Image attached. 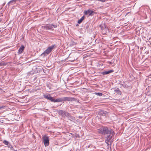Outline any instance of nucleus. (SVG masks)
<instances>
[{
  "label": "nucleus",
  "instance_id": "f257e3e1",
  "mask_svg": "<svg viewBox=\"0 0 151 151\" xmlns=\"http://www.w3.org/2000/svg\"><path fill=\"white\" fill-rule=\"evenodd\" d=\"M99 132L102 134H111L113 133V130H109L106 127H102L98 129Z\"/></svg>",
  "mask_w": 151,
  "mask_h": 151
},
{
  "label": "nucleus",
  "instance_id": "f03ea898",
  "mask_svg": "<svg viewBox=\"0 0 151 151\" xmlns=\"http://www.w3.org/2000/svg\"><path fill=\"white\" fill-rule=\"evenodd\" d=\"M55 45H52L48 47L46 50L41 54L42 55H44V56L49 54L54 49L55 47Z\"/></svg>",
  "mask_w": 151,
  "mask_h": 151
},
{
  "label": "nucleus",
  "instance_id": "7ed1b4c3",
  "mask_svg": "<svg viewBox=\"0 0 151 151\" xmlns=\"http://www.w3.org/2000/svg\"><path fill=\"white\" fill-rule=\"evenodd\" d=\"M42 141L45 147L48 146L49 145V137L47 135H45L42 137Z\"/></svg>",
  "mask_w": 151,
  "mask_h": 151
},
{
  "label": "nucleus",
  "instance_id": "20e7f679",
  "mask_svg": "<svg viewBox=\"0 0 151 151\" xmlns=\"http://www.w3.org/2000/svg\"><path fill=\"white\" fill-rule=\"evenodd\" d=\"M84 13L85 15H88L89 16L93 14H96V12L90 9H88L87 11H85Z\"/></svg>",
  "mask_w": 151,
  "mask_h": 151
},
{
  "label": "nucleus",
  "instance_id": "39448f33",
  "mask_svg": "<svg viewBox=\"0 0 151 151\" xmlns=\"http://www.w3.org/2000/svg\"><path fill=\"white\" fill-rule=\"evenodd\" d=\"M109 134L110 135L108 136L107 138V139L105 141V142L107 144H108V143H109V141L111 139L112 137L114 136V134L113 131L112 134Z\"/></svg>",
  "mask_w": 151,
  "mask_h": 151
},
{
  "label": "nucleus",
  "instance_id": "423d86ee",
  "mask_svg": "<svg viewBox=\"0 0 151 151\" xmlns=\"http://www.w3.org/2000/svg\"><path fill=\"white\" fill-rule=\"evenodd\" d=\"M58 114H59L61 115L62 116H64L68 115V113L62 110H60L58 111Z\"/></svg>",
  "mask_w": 151,
  "mask_h": 151
},
{
  "label": "nucleus",
  "instance_id": "0eeeda50",
  "mask_svg": "<svg viewBox=\"0 0 151 151\" xmlns=\"http://www.w3.org/2000/svg\"><path fill=\"white\" fill-rule=\"evenodd\" d=\"M44 98H45V99H48L50 101H51L52 102V101H53V99L54 97H51V96L49 95H44Z\"/></svg>",
  "mask_w": 151,
  "mask_h": 151
},
{
  "label": "nucleus",
  "instance_id": "6e6552de",
  "mask_svg": "<svg viewBox=\"0 0 151 151\" xmlns=\"http://www.w3.org/2000/svg\"><path fill=\"white\" fill-rule=\"evenodd\" d=\"M24 47L23 45H22L20 47V48H19V50H18L17 53L19 55L22 53L24 50Z\"/></svg>",
  "mask_w": 151,
  "mask_h": 151
},
{
  "label": "nucleus",
  "instance_id": "1a4fd4ad",
  "mask_svg": "<svg viewBox=\"0 0 151 151\" xmlns=\"http://www.w3.org/2000/svg\"><path fill=\"white\" fill-rule=\"evenodd\" d=\"M62 99V101H72V100L73 98L70 97H64Z\"/></svg>",
  "mask_w": 151,
  "mask_h": 151
},
{
  "label": "nucleus",
  "instance_id": "9d476101",
  "mask_svg": "<svg viewBox=\"0 0 151 151\" xmlns=\"http://www.w3.org/2000/svg\"><path fill=\"white\" fill-rule=\"evenodd\" d=\"M53 101H52V102H61L63 101L62 98L55 99L53 98Z\"/></svg>",
  "mask_w": 151,
  "mask_h": 151
},
{
  "label": "nucleus",
  "instance_id": "9b49d317",
  "mask_svg": "<svg viewBox=\"0 0 151 151\" xmlns=\"http://www.w3.org/2000/svg\"><path fill=\"white\" fill-rule=\"evenodd\" d=\"M114 72V70H110L107 71H105L102 73V74L103 75H106L112 73Z\"/></svg>",
  "mask_w": 151,
  "mask_h": 151
},
{
  "label": "nucleus",
  "instance_id": "f8f14e48",
  "mask_svg": "<svg viewBox=\"0 0 151 151\" xmlns=\"http://www.w3.org/2000/svg\"><path fill=\"white\" fill-rule=\"evenodd\" d=\"M52 25H46L44 26V28L47 29H51L52 28Z\"/></svg>",
  "mask_w": 151,
  "mask_h": 151
},
{
  "label": "nucleus",
  "instance_id": "ddd939ff",
  "mask_svg": "<svg viewBox=\"0 0 151 151\" xmlns=\"http://www.w3.org/2000/svg\"><path fill=\"white\" fill-rule=\"evenodd\" d=\"M106 112L104 111H101L100 112L99 114L100 115H102L103 116H106Z\"/></svg>",
  "mask_w": 151,
  "mask_h": 151
},
{
  "label": "nucleus",
  "instance_id": "4468645a",
  "mask_svg": "<svg viewBox=\"0 0 151 151\" xmlns=\"http://www.w3.org/2000/svg\"><path fill=\"white\" fill-rule=\"evenodd\" d=\"M84 18V16H83L81 19L79 20L78 21V24H80L81 23V22L83 21Z\"/></svg>",
  "mask_w": 151,
  "mask_h": 151
},
{
  "label": "nucleus",
  "instance_id": "2eb2a0df",
  "mask_svg": "<svg viewBox=\"0 0 151 151\" xmlns=\"http://www.w3.org/2000/svg\"><path fill=\"white\" fill-rule=\"evenodd\" d=\"M100 27H101V29L102 30L103 32L104 30H105V31H106V30H107L108 29L107 28H106V27H105L104 29V28H103V27H102L101 25H100Z\"/></svg>",
  "mask_w": 151,
  "mask_h": 151
},
{
  "label": "nucleus",
  "instance_id": "dca6fc26",
  "mask_svg": "<svg viewBox=\"0 0 151 151\" xmlns=\"http://www.w3.org/2000/svg\"><path fill=\"white\" fill-rule=\"evenodd\" d=\"M95 94L99 96H101L103 95V94L101 93H95Z\"/></svg>",
  "mask_w": 151,
  "mask_h": 151
},
{
  "label": "nucleus",
  "instance_id": "f3484780",
  "mask_svg": "<svg viewBox=\"0 0 151 151\" xmlns=\"http://www.w3.org/2000/svg\"><path fill=\"white\" fill-rule=\"evenodd\" d=\"M3 143L6 145H8L9 144V142L6 140H4L3 141Z\"/></svg>",
  "mask_w": 151,
  "mask_h": 151
},
{
  "label": "nucleus",
  "instance_id": "a211bd4d",
  "mask_svg": "<svg viewBox=\"0 0 151 151\" xmlns=\"http://www.w3.org/2000/svg\"><path fill=\"white\" fill-rule=\"evenodd\" d=\"M115 91L116 92L118 93H119L120 94L121 93V91H119V89L118 88H117L115 90Z\"/></svg>",
  "mask_w": 151,
  "mask_h": 151
},
{
  "label": "nucleus",
  "instance_id": "6ab92c4d",
  "mask_svg": "<svg viewBox=\"0 0 151 151\" xmlns=\"http://www.w3.org/2000/svg\"><path fill=\"white\" fill-rule=\"evenodd\" d=\"M4 107H5V106H0V109H1L4 108Z\"/></svg>",
  "mask_w": 151,
  "mask_h": 151
},
{
  "label": "nucleus",
  "instance_id": "aec40b11",
  "mask_svg": "<svg viewBox=\"0 0 151 151\" xmlns=\"http://www.w3.org/2000/svg\"><path fill=\"white\" fill-rule=\"evenodd\" d=\"M17 0H13V1H11L10 2H12L13 1H16Z\"/></svg>",
  "mask_w": 151,
  "mask_h": 151
},
{
  "label": "nucleus",
  "instance_id": "412c9836",
  "mask_svg": "<svg viewBox=\"0 0 151 151\" xmlns=\"http://www.w3.org/2000/svg\"><path fill=\"white\" fill-rule=\"evenodd\" d=\"M15 151H18L16 150H15Z\"/></svg>",
  "mask_w": 151,
  "mask_h": 151
},
{
  "label": "nucleus",
  "instance_id": "4be33fe9",
  "mask_svg": "<svg viewBox=\"0 0 151 151\" xmlns=\"http://www.w3.org/2000/svg\"><path fill=\"white\" fill-rule=\"evenodd\" d=\"M1 65V64H0V66Z\"/></svg>",
  "mask_w": 151,
  "mask_h": 151
},
{
  "label": "nucleus",
  "instance_id": "5701e85b",
  "mask_svg": "<svg viewBox=\"0 0 151 151\" xmlns=\"http://www.w3.org/2000/svg\"><path fill=\"white\" fill-rule=\"evenodd\" d=\"M1 90V88H0V90Z\"/></svg>",
  "mask_w": 151,
  "mask_h": 151
}]
</instances>
